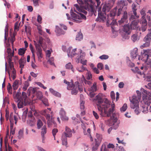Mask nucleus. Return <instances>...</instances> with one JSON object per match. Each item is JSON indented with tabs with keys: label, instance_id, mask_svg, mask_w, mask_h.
<instances>
[{
	"label": "nucleus",
	"instance_id": "nucleus-20",
	"mask_svg": "<svg viewBox=\"0 0 151 151\" xmlns=\"http://www.w3.org/2000/svg\"><path fill=\"white\" fill-rule=\"evenodd\" d=\"M60 118L63 120H67L68 119V118L66 116V113L64 111L63 108L61 109L60 112Z\"/></svg>",
	"mask_w": 151,
	"mask_h": 151
},
{
	"label": "nucleus",
	"instance_id": "nucleus-9",
	"mask_svg": "<svg viewBox=\"0 0 151 151\" xmlns=\"http://www.w3.org/2000/svg\"><path fill=\"white\" fill-rule=\"evenodd\" d=\"M34 42L37 51L36 53L38 58L39 59H40L42 57L41 48L40 47V45L39 44H38L37 42L34 40Z\"/></svg>",
	"mask_w": 151,
	"mask_h": 151
},
{
	"label": "nucleus",
	"instance_id": "nucleus-30",
	"mask_svg": "<svg viewBox=\"0 0 151 151\" xmlns=\"http://www.w3.org/2000/svg\"><path fill=\"white\" fill-rule=\"evenodd\" d=\"M137 55V49H136L132 51L131 53V57L133 59H134Z\"/></svg>",
	"mask_w": 151,
	"mask_h": 151
},
{
	"label": "nucleus",
	"instance_id": "nucleus-18",
	"mask_svg": "<svg viewBox=\"0 0 151 151\" xmlns=\"http://www.w3.org/2000/svg\"><path fill=\"white\" fill-rule=\"evenodd\" d=\"M76 62L78 63L79 62L83 65H85L86 64L87 60L83 58L82 56H78L76 58Z\"/></svg>",
	"mask_w": 151,
	"mask_h": 151
},
{
	"label": "nucleus",
	"instance_id": "nucleus-40",
	"mask_svg": "<svg viewBox=\"0 0 151 151\" xmlns=\"http://www.w3.org/2000/svg\"><path fill=\"white\" fill-rule=\"evenodd\" d=\"M77 70L80 72H82L86 70V68L83 65L81 66H78L77 68Z\"/></svg>",
	"mask_w": 151,
	"mask_h": 151
},
{
	"label": "nucleus",
	"instance_id": "nucleus-33",
	"mask_svg": "<svg viewBox=\"0 0 151 151\" xmlns=\"http://www.w3.org/2000/svg\"><path fill=\"white\" fill-rule=\"evenodd\" d=\"M19 80H16L13 83L12 85V87L14 90H16L18 88L19 86Z\"/></svg>",
	"mask_w": 151,
	"mask_h": 151
},
{
	"label": "nucleus",
	"instance_id": "nucleus-48",
	"mask_svg": "<svg viewBox=\"0 0 151 151\" xmlns=\"http://www.w3.org/2000/svg\"><path fill=\"white\" fill-rule=\"evenodd\" d=\"M23 130L20 129L19 132V135L18 137L19 139H21L23 137Z\"/></svg>",
	"mask_w": 151,
	"mask_h": 151
},
{
	"label": "nucleus",
	"instance_id": "nucleus-29",
	"mask_svg": "<svg viewBox=\"0 0 151 151\" xmlns=\"http://www.w3.org/2000/svg\"><path fill=\"white\" fill-rule=\"evenodd\" d=\"M116 7L110 12V15L109 16V17H111V19H113V17L115 16L116 14Z\"/></svg>",
	"mask_w": 151,
	"mask_h": 151
},
{
	"label": "nucleus",
	"instance_id": "nucleus-58",
	"mask_svg": "<svg viewBox=\"0 0 151 151\" xmlns=\"http://www.w3.org/2000/svg\"><path fill=\"white\" fill-rule=\"evenodd\" d=\"M58 132V130L57 129H54L52 130V133L55 140V136Z\"/></svg>",
	"mask_w": 151,
	"mask_h": 151
},
{
	"label": "nucleus",
	"instance_id": "nucleus-15",
	"mask_svg": "<svg viewBox=\"0 0 151 151\" xmlns=\"http://www.w3.org/2000/svg\"><path fill=\"white\" fill-rule=\"evenodd\" d=\"M106 23L107 24H108V26L109 25H111V28L112 30H114V26L116 25V23L115 20H113V19H111V18L109 17V16H108L107 19Z\"/></svg>",
	"mask_w": 151,
	"mask_h": 151
},
{
	"label": "nucleus",
	"instance_id": "nucleus-35",
	"mask_svg": "<svg viewBox=\"0 0 151 151\" xmlns=\"http://www.w3.org/2000/svg\"><path fill=\"white\" fill-rule=\"evenodd\" d=\"M75 83L76 85L77 86V87H78L79 91L80 92H82L83 90V85H82L83 84L79 83L78 82H76Z\"/></svg>",
	"mask_w": 151,
	"mask_h": 151
},
{
	"label": "nucleus",
	"instance_id": "nucleus-62",
	"mask_svg": "<svg viewBox=\"0 0 151 151\" xmlns=\"http://www.w3.org/2000/svg\"><path fill=\"white\" fill-rule=\"evenodd\" d=\"M111 97L113 101H114L115 99V95L114 91H111L110 93Z\"/></svg>",
	"mask_w": 151,
	"mask_h": 151
},
{
	"label": "nucleus",
	"instance_id": "nucleus-22",
	"mask_svg": "<svg viewBox=\"0 0 151 151\" xmlns=\"http://www.w3.org/2000/svg\"><path fill=\"white\" fill-rule=\"evenodd\" d=\"M43 41L44 39L41 37H39V39L37 40V42L38 44H39L40 47H42L44 50H45L46 47V46L45 44H43Z\"/></svg>",
	"mask_w": 151,
	"mask_h": 151
},
{
	"label": "nucleus",
	"instance_id": "nucleus-14",
	"mask_svg": "<svg viewBox=\"0 0 151 151\" xmlns=\"http://www.w3.org/2000/svg\"><path fill=\"white\" fill-rule=\"evenodd\" d=\"M106 19V14L105 12L103 13L99 12L98 17L96 19V21L103 22Z\"/></svg>",
	"mask_w": 151,
	"mask_h": 151
},
{
	"label": "nucleus",
	"instance_id": "nucleus-31",
	"mask_svg": "<svg viewBox=\"0 0 151 151\" xmlns=\"http://www.w3.org/2000/svg\"><path fill=\"white\" fill-rule=\"evenodd\" d=\"M83 39V34L81 32H79L76 36V40L78 41H81Z\"/></svg>",
	"mask_w": 151,
	"mask_h": 151
},
{
	"label": "nucleus",
	"instance_id": "nucleus-11",
	"mask_svg": "<svg viewBox=\"0 0 151 151\" xmlns=\"http://www.w3.org/2000/svg\"><path fill=\"white\" fill-rule=\"evenodd\" d=\"M136 5L134 4H133L132 5V10L134 15H131L129 18L130 21L134 19H137L139 17V16L137 14V9H136Z\"/></svg>",
	"mask_w": 151,
	"mask_h": 151
},
{
	"label": "nucleus",
	"instance_id": "nucleus-63",
	"mask_svg": "<svg viewBox=\"0 0 151 151\" xmlns=\"http://www.w3.org/2000/svg\"><path fill=\"white\" fill-rule=\"evenodd\" d=\"M97 68L100 70H101L103 68L104 66L102 63H99L97 65Z\"/></svg>",
	"mask_w": 151,
	"mask_h": 151
},
{
	"label": "nucleus",
	"instance_id": "nucleus-61",
	"mask_svg": "<svg viewBox=\"0 0 151 151\" xmlns=\"http://www.w3.org/2000/svg\"><path fill=\"white\" fill-rule=\"evenodd\" d=\"M84 104V102L83 101H81L80 104V108L81 110H84L85 108Z\"/></svg>",
	"mask_w": 151,
	"mask_h": 151
},
{
	"label": "nucleus",
	"instance_id": "nucleus-51",
	"mask_svg": "<svg viewBox=\"0 0 151 151\" xmlns=\"http://www.w3.org/2000/svg\"><path fill=\"white\" fill-rule=\"evenodd\" d=\"M127 108V105L126 104H124L122 108L120 109L121 112L125 111Z\"/></svg>",
	"mask_w": 151,
	"mask_h": 151
},
{
	"label": "nucleus",
	"instance_id": "nucleus-12",
	"mask_svg": "<svg viewBox=\"0 0 151 151\" xmlns=\"http://www.w3.org/2000/svg\"><path fill=\"white\" fill-rule=\"evenodd\" d=\"M67 89L68 90H71V94L73 95H76L78 93L77 86L74 84L70 85L68 86H67Z\"/></svg>",
	"mask_w": 151,
	"mask_h": 151
},
{
	"label": "nucleus",
	"instance_id": "nucleus-7",
	"mask_svg": "<svg viewBox=\"0 0 151 151\" xmlns=\"http://www.w3.org/2000/svg\"><path fill=\"white\" fill-rule=\"evenodd\" d=\"M148 30L149 31L148 33L144 39V41L145 42L140 46V47L141 49L145 47H148L150 45L151 40V29H149Z\"/></svg>",
	"mask_w": 151,
	"mask_h": 151
},
{
	"label": "nucleus",
	"instance_id": "nucleus-60",
	"mask_svg": "<svg viewBox=\"0 0 151 151\" xmlns=\"http://www.w3.org/2000/svg\"><path fill=\"white\" fill-rule=\"evenodd\" d=\"M19 22H16L14 24V30L15 31H18L19 30V26L18 25Z\"/></svg>",
	"mask_w": 151,
	"mask_h": 151
},
{
	"label": "nucleus",
	"instance_id": "nucleus-56",
	"mask_svg": "<svg viewBox=\"0 0 151 151\" xmlns=\"http://www.w3.org/2000/svg\"><path fill=\"white\" fill-rule=\"evenodd\" d=\"M35 83L37 84L38 86H40V87L44 89H46L47 88V87H46L44 85L41 83L40 82H35Z\"/></svg>",
	"mask_w": 151,
	"mask_h": 151
},
{
	"label": "nucleus",
	"instance_id": "nucleus-6",
	"mask_svg": "<svg viewBox=\"0 0 151 151\" xmlns=\"http://www.w3.org/2000/svg\"><path fill=\"white\" fill-rule=\"evenodd\" d=\"M130 101L131 108L134 109L135 113L138 115L139 114L140 111L139 110L138 101L136 97L134 96H133L132 99H130Z\"/></svg>",
	"mask_w": 151,
	"mask_h": 151
},
{
	"label": "nucleus",
	"instance_id": "nucleus-39",
	"mask_svg": "<svg viewBox=\"0 0 151 151\" xmlns=\"http://www.w3.org/2000/svg\"><path fill=\"white\" fill-rule=\"evenodd\" d=\"M143 109L142 112L144 113H146L148 111V109L149 106H147L146 105H144L142 106Z\"/></svg>",
	"mask_w": 151,
	"mask_h": 151
},
{
	"label": "nucleus",
	"instance_id": "nucleus-32",
	"mask_svg": "<svg viewBox=\"0 0 151 151\" xmlns=\"http://www.w3.org/2000/svg\"><path fill=\"white\" fill-rule=\"evenodd\" d=\"M27 49L24 48H20L18 50V54L20 55L23 56L24 54Z\"/></svg>",
	"mask_w": 151,
	"mask_h": 151
},
{
	"label": "nucleus",
	"instance_id": "nucleus-19",
	"mask_svg": "<svg viewBox=\"0 0 151 151\" xmlns=\"http://www.w3.org/2000/svg\"><path fill=\"white\" fill-rule=\"evenodd\" d=\"M9 119L11 123L10 125L12 124L13 125H14V121H15V124H17L18 118L15 115L13 116L12 113L10 114Z\"/></svg>",
	"mask_w": 151,
	"mask_h": 151
},
{
	"label": "nucleus",
	"instance_id": "nucleus-43",
	"mask_svg": "<svg viewBox=\"0 0 151 151\" xmlns=\"http://www.w3.org/2000/svg\"><path fill=\"white\" fill-rule=\"evenodd\" d=\"M101 151H110L105 144H103L101 147Z\"/></svg>",
	"mask_w": 151,
	"mask_h": 151
},
{
	"label": "nucleus",
	"instance_id": "nucleus-3",
	"mask_svg": "<svg viewBox=\"0 0 151 151\" xmlns=\"http://www.w3.org/2000/svg\"><path fill=\"white\" fill-rule=\"evenodd\" d=\"M21 93L17 92L15 96L14 97L16 102L18 103L17 104V106L19 108H22L23 105H25L27 102V96L26 93L24 92L22 93V96H20Z\"/></svg>",
	"mask_w": 151,
	"mask_h": 151
},
{
	"label": "nucleus",
	"instance_id": "nucleus-37",
	"mask_svg": "<svg viewBox=\"0 0 151 151\" xmlns=\"http://www.w3.org/2000/svg\"><path fill=\"white\" fill-rule=\"evenodd\" d=\"M14 52L13 50L12 52V53L11 54L8 55L6 57V59L7 60L8 63H9L12 62V58L14 56Z\"/></svg>",
	"mask_w": 151,
	"mask_h": 151
},
{
	"label": "nucleus",
	"instance_id": "nucleus-52",
	"mask_svg": "<svg viewBox=\"0 0 151 151\" xmlns=\"http://www.w3.org/2000/svg\"><path fill=\"white\" fill-rule=\"evenodd\" d=\"M12 76L13 80H14L16 78V71L14 68H13V70L12 72Z\"/></svg>",
	"mask_w": 151,
	"mask_h": 151
},
{
	"label": "nucleus",
	"instance_id": "nucleus-57",
	"mask_svg": "<svg viewBox=\"0 0 151 151\" xmlns=\"http://www.w3.org/2000/svg\"><path fill=\"white\" fill-rule=\"evenodd\" d=\"M109 57L108 55H103L101 56H100L99 57V58L101 59V60H104V59H107Z\"/></svg>",
	"mask_w": 151,
	"mask_h": 151
},
{
	"label": "nucleus",
	"instance_id": "nucleus-41",
	"mask_svg": "<svg viewBox=\"0 0 151 151\" xmlns=\"http://www.w3.org/2000/svg\"><path fill=\"white\" fill-rule=\"evenodd\" d=\"M114 151H126L123 147L121 146H116L114 149Z\"/></svg>",
	"mask_w": 151,
	"mask_h": 151
},
{
	"label": "nucleus",
	"instance_id": "nucleus-17",
	"mask_svg": "<svg viewBox=\"0 0 151 151\" xmlns=\"http://www.w3.org/2000/svg\"><path fill=\"white\" fill-rule=\"evenodd\" d=\"M113 4H105L103 6L102 11L103 12H109L112 8Z\"/></svg>",
	"mask_w": 151,
	"mask_h": 151
},
{
	"label": "nucleus",
	"instance_id": "nucleus-26",
	"mask_svg": "<svg viewBox=\"0 0 151 151\" xmlns=\"http://www.w3.org/2000/svg\"><path fill=\"white\" fill-rule=\"evenodd\" d=\"M138 22L139 21L137 20H134L132 21L130 25L131 29H135L137 28V25Z\"/></svg>",
	"mask_w": 151,
	"mask_h": 151
},
{
	"label": "nucleus",
	"instance_id": "nucleus-44",
	"mask_svg": "<svg viewBox=\"0 0 151 151\" xmlns=\"http://www.w3.org/2000/svg\"><path fill=\"white\" fill-rule=\"evenodd\" d=\"M43 123L40 119H38L37 121V126L38 129H40L42 126Z\"/></svg>",
	"mask_w": 151,
	"mask_h": 151
},
{
	"label": "nucleus",
	"instance_id": "nucleus-38",
	"mask_svg": "<svg viewBox=\"0 0 151 151\" xmlns=\"http://www.w3.org/2000/svg\"><path fill=\"white\" fill-rule=\"evenodd\" d=\"M36 96L37 98L40 100L43 97L42 92L40 91H38L37 92Z\"/></svg>",
	"mask_w": 151,
	"mask_h": 151
},
{
	"label": "nucleus",
	"instance_id": "nucleus-16",
	"mask_svg": "<svg viewBox=\"0 0 151 151\" xmlns=\"http://www.w3.org/2000/svg\"><path fill=\"white\" fill-rule=\"evenodd\" d=\"M72 131L67 126H66L65 131L63 133L62 135H64L67 137H70L72 136Z\"/></svg>",
	"mask_w": 151,
	"mask_h": 151
},
{
	"label": "nucleus",
	"instance_id": "nucleus-64",
	"mask_svg": "<svg viewBox=\"0 0 151 151\" xmlns=\"http://www.w3.org/2000/svg\"><path fill=\"white\" fill-rule=\"evenodd\" d=\"M26 62L25 60L22 58L20 59L19 61V64H24Z\"/></svg>",
	"mask_w": 151,
	"mask_h": 151
},
{
	"label": "nucleus",
	"instance_id": "nucleus-55",
	"mask_svg": "<svg viewBox=\"0 0 151 151\" xmlns=\"http://www.w3.org/2000/svg\"><path fill=\"white\" fill-rule=\"evenodd\" d=\"M15 35H14V34H13V36H12L11 38L10 39V41L11 42L12 44V48H13V43L15 41Z\"/></svg>",
	"mask_w": 151,
	"mask_h": 151
},
{
	"label": "nucleus",
	"instance_id": "nucleus-21",
	"mask_svg": "<svg viewBox=\"0 0 151 151\" xmlns=\"http://www.w3.org/2000/svg\"><path fill=\"white\" fill-rule=\"evenodd\" d=\"M55 32L57 36H59L62 35H64L65 33V32L64 31H63L61 28H60L58 26H56V27Z\"/></svg>",
	"mask_w": 151,
	"mask_h": 151
},
{
	"label": "nucleus",
	"instance_id": "nucleus-2",
	"mask_svg": "<svg viewBox=\"0 0 151 151\" xmlns=\"http://www.w3.org/2000/svg\"><path fill=\"white\" fill-rule=\"evenodd\" d=\"M74 6L75 7L74 8V12H77V13L76 14L72 12V10H71L70 15L73 21L76 23H80L81 22V21L80 20L82 19L86 20V16L82 13H78L77 10L79 12H83L86 14H87V12L86 11L83 10L82 8L80 7L77 4H74Z\"/></svg>",
	"mask_w": 151,
	"mask_h": 151
},
{
	"label": "nucleus",
	"instance_id": "nucleus-45",
	"mask_svg": "<svg viewBox=\"0 0 151 151\" xmlns=\"http://www.w3.org/2000/svg\"><path fill=\"white\" fill-rule=\"evenodd\" d=\"M90 90L92 92L96 91V83H93V85L91 87Z\"/></svg>",
	"mask_w": 151,
	"mask_h": 151
},
{
	"label": "nucleus",
	"instance_id": "nucleus-28",
	"mask_svg": "<svg viewBox=\"0 0 151 151\" xmlns=\"http://www.w3.org/2000/svg\"><path fill=\"white\" fill-rule=\"evenodd\" d=\"M143 101L145 103V105L149 106L151 104V99L147 97L145 99H143Z\"/></svg>",
	"mask_w": 151,
	"mask_h": 151
},
{
	"label": "nucleus",
	"instance_id": "nucleus-27",
	"mask_svg": "<svg viewBox=\"0 0 151 151\" xmlns=\"http://www.w3.org/2000/svg\"><path fill=\"white\" fill-rule=\"evenodd\" d=\"M41 134L42 138V141L44 139V135L47 132V128L45 125H44L41 129Z\"/></svg>",
	"mask_w": 151,
	"mask_h": 151
},
{
	"label": "nucleus",
	"instance_id": "nucleus-49",
	"mask_svg": "<svg viewBox=\"0 0 151 151\" xmlns=\"http://www.w3.org/2000/svg\"><path fill=\"white\" fill-rule=\"evenodd\" d=\"M41 100L44 104L46 106L48 105V100L47 99L43 97Z\"/></svg>",
	"mask_w": 151,
	"mask_h": 151
},
{
	"label": "nucleus",
	"instance_id": "nucleus-8",
	"mask_svg": "<svg viewBox=\"0 0 151 151\" xmlns=\"http://www.w3.org/2000/svg\"><path fill=\"white\" fill-rule=\"evenodd\" d=\"M147 50L145 51V52L142 54L141 57L138 56V59L140 60V59L142 61L146 63L147 64L149 65L151 67V59L149 58V55L146 54L147 53Z\"/></svg>",
	"mask_w": 151,
	"mask_h": 151
},
{
	"label": "nucleus",
	"instance_id": "nucleus-4",
	"mask_svg": "<svg viewBox=\"0 0 151 151\" xmlns=\"http://www.w3.org/2000/svg\"><path fill=\"white\" fill-rule=\"evenodd\" d=\"M83 7L84 9L88 11L89 16H92L94 15L96 16L97 13L93 8L92 5V0H83Z\"/></svg>",
	"mask_w": 151,
	"mask_h": 151
},
{
	"label": "nucleus",
	"instance_id": "nucleus-25",
	"mask_svg": "<svg viewBox=\"0 0 151 151\" xmlns=\"http://www.w3.org/2000/svg\"><path fill=\"white\" fill-rule=\"evenodd\" d=\"M132 29L130 26L127 24L125 25L123 27V31L127 34V35L130 34V30Z\"/></svg>",
	"mask_w": 151,
	"mask_h": 151
},
{
	"label": "nucleus",
	"instance_id": "nucleus-42",
	"mask_svg": "<svg viewBox=\"0 0 151 151\" xmlns=\"http://www.w3.org/2000/svg\"><path fill=\"white\" fill-rule=\"evenodd\" d=\"M28 91L29 92V93L30 94H34L36 92L37 93V91L36 88H32L30 87L28 89Z\"/></svg>",
	"mask_w": 151,
	"mask_h": 151
},
{
	"label": "nucleus",
	"instance_id": "nucleus-53",
	"mask_svg": "<svg viewBox=\"0 0 151 151\" xmlns=\"http://www.w3.org/2000/svg\"><path fill=\"white\" fill-rule=\"evenodd\" d=\"M54 59L53 57H51L49 59L48 62H49V63L51 65H55V64L54 63Z\"/></svg>",
	"mask_w": 151,
	"mask_h": 151
},
{
	"label": "nucleus",
	"instance_id": "nucleus-1",
	"mask_svg": "<svg viewBox=\"0 0 151 151\" xmlns=\"http://www.w3.org/2000/svg\"><path fill=\"white\" fill-rule=\"evenodd\" d=\"M93 101L95 102L99 111L101 112L100 114L101 116H111V118L114 120V122L117 121L119 114L117 113H113L114 110V104L111 105V108L107 112L106 110L110 106V102L106 99L104 100L102 94L99 93L93 99Z\"/></svg>",
	"mask_w": 151,
	"mask_h": 151
},
{
	"label": "nucleus",
	"instance_id": "nucleus-24",
	"mask_svg": "<svg viewBox=\"0 0 151 151\" xmlns=\"http://www.w3.org/2000/svg\"><path fill=\"white\" fill-rule=\"evenodd\" d=\"M117 4L118 5L120 6V7H122V8H123V6L124 5V1L121 0L118 2ZM122 11V9L121 8L118 9V12L117 13V16H119L121 13Z\"/></svg>",
	"mask_w": 151,
	"mask_h": 151
},
{
	"label": "nucleus",
	"instance_id": "nucleus-23",
	"mask_svg": "<svg viewBox=\"0 0 151 151\" xmlns=\"http://www.w3.org/2000/svg\"><path fill=\"white\" fill-rule=\"evenodd\" d=\"M128 17V13L127 12H124L123 16L121 20H119V22L120 23H122L124 22H127V19Z\"/></svg>",
	"mask_w": 151,
	"mask_h": 151
},
{
	"label": "nucleus",
	"instance_id": "nucleus-46",
	"mask_svg": "<svg viewBox=\"0 0 151 151\" xmlns=\"http://www.w3.org/2000/svg\"><path fill=\"white\" fill-rule=\"evenodd\" d=\"M107 147L108 149L110 150V151H111L114 148H115L114 145L112 143H109L107 145Z\"/></svg>",
	"mask_w": 151,
	"mask_h": 151
},
{
	"label": "nucleus",
	"instance_id": "nucleus-59",
	"mask_svg": "<svg viewBox=\"0 0 151 151\" xmlns=\"http://www.w3.org/2000/svg\"><path fill=\"white\" fill-rule=\"evenodd\" d=\"M11 134L14 135L15 133V129L13 128V125L12 124L10 125Z\"/></svg>",
	"mask_w": 151,
	"mask_h": 151
},
{
	"label": "nucleus",
	"instance_id": "nucleus-5",
	"mask_svg": "<svg viewBox=\"0 0 151 151\" xmlns=\"http://www.w3.org/2000/svg\"><path fill=\"white\" fill-rule=\"evenodd\" d=\"M41 114L44 115L47 120V123L48 127H50L52 123H54V122L52 119V112L51 111L50 108H48L44 110L41 112Z\"/></svg>",
	"mask_w": 151,
	"mask_h": 151
},
{
	"label": "nucleus",
	"instance_id": "nucleus-34",
	"mask_svg": "<svg viewBox=\"0 0 151 151\" xmlns=\"http://www.w3.org/2000/svg\"><path fill=\"white\" fill-rule=\"evenodd\" d=\"M67 137L64 135L62 136V144L63 145L66 146L67 145Z\"/></svg>",
	"mask_w": 151,
	"mask_h": 151
},
{
	"label": "nucleus",
	"instance_id": "nucleus-10",
	"mask_svg": "<svg viewBox=\"0 0 151 151\" xmlns=\"http://www.w3.org/2000/svg\"><path fill=\"white\" fill-rule=\"evenodd\" d=\"M137 33L133 34L132 36L131 39L133 42L138 40L141 35L142 32H141L140 28L137 29Z\"/></svg>",
	"mask_w": 151,
	"mask_h": 151
},
{
	"label": "nucleus",
	"instance_id": "nucleus-36",
	"mask_svg": "<svg viewBox=\"0 0 151 151\" xmlns=\"http://www.w3.org/2000/svg\"><path fill=\"white\" fill-rule=\"evenodd\" d=\"M101 142V138H99V141L98 143H97L96 144V146H94L92 148V151H97L98 147L100 145V144Z\"/></svg>",
	"mask_w": 151,
	"mask_h": 151
},
{
	"label": "nucleus",
	"instance_id": "nucleus-54",
	"mask_svg": "<svg viewBox=\"0 0 151 151\" xmlns=\"http://www.w3.org/2000/svg\"><path fill=\"white\" fill-rule=\"evenodd\" d=\"M96 137L97 138V139H95V141L96 142V143L95 144V146H96V144L97 143H98V142L99 141V138H101V141L102 139V137L99 134H97L96 135Z\"/></svg>",
	"mask_w": 151,
	"mask_h": 151
},
{
	"label": "nucleus",
	"instance_id": "nucleus-47",
	"mask_svg": "<svg viewBox=\"0 0 151 151\" xmlns=\"http://www.w3.org/2000/svg\"><path fill=\"white\" fill-rule=\"evenodd\" d=\"M65 67L66 69H71L73 72H74L73 70V69L72 65H71V63H69L67 64L66 65Z\"/></svg>",
	"mask_w": 151,
	"mask_h": 151
},
{
	"label": "nucleus",
	"instance_id": "nucleus-50",
	"mask_svg": "<svg viewBox=\"0 0 151 151\" xmlns=\"http://www.w3.org/2000/svg\"><path fill=\"white\" fill-rule=\"evenodd\" d=\"M29 85V83L28 81H26L24 82V86L23 88V91H26Z\"/></svg>",
	"mask_w": 151,
	"mask_h": 151
},
{
	"label": "nucleus",
	"instance_id": "nucleus-13",
	"mask_svg": "<svg viewBox=\"0 0 151 151\" xmlns=\"http://www.w3.org/2000/svg\"><path fill=\"white\" fill-rule=\"evenodd\" d=\"M142 27L141 28H137V29L140 28L141 29V32H144L146 29L147 27V22L146 19H145L144 16H142Z\"/></svg>",
	"mask_w": 151,
	"mask_h": 151
}]
</instances>
